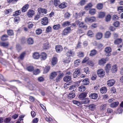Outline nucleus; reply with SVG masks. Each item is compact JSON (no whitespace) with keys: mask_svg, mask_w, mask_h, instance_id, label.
Wrapping results in <instances>:
<instances>
[{"mask_svg":"<svg viewBox=\"0 0 123 123\" xmlns=\"http://www.w3.org/2000/svg\"><path fill=\"white\" fill-rule=\"evenodd\" d=\"M80 61L79 59L76 60L74 62V65L75 67H77L80 65Z\"/></svg>","mask_w":123,"mask_h":123,"instance_id":"39","label":"nucleus"},{"mask_svg":"<svg viewBox=\"0 0 123 123\" xmlns=\"http://www.w3.org/2000/svg\"><path fill=\"white\" fill-rule=\"evenodd\" d=\"M71 59L69 56H68L63 60V62L65 63H69L71 61Z\"/></svg>","mask_w":123,"mask_h":123,"instance_id":"22","label":"nucleus"},{"mask_svg":"<svg viewBox=\"0 0 123 123\" xmlns=\"http://www.w3.org/2000/svg\"><path fill=\"white\" fill-rule=\"evenodd\" d=\"M57 62V59L56 57H53L52 59L51 63L52 64L54 65H55Z\"/></svg>","mask_w":123,"mask_h":123,"instance_id":"23","label":"nucleus"},{"mask_svg":"<svg viewBox=\"0 0 123 123\" xmlns=\"http://www.w3.org/2000/svg\"><path fill=\"white\" fill-rule=\"evenodd\" d=\"M67 6V4L65 2H63L61 4H60L59 7L63 9L65 8Z\"/></svg>","mask_w":123,"mask_h":123,"instance_id":"27","label":"nucleus"},{"mask_svg":"<svg viewBox=\"0 0 123 123\" xmlns=\"http://www.w3.org/2000/svg\"><path fill=\"white\" fill-rule=\"evenodd\" d=\"M55 49L57 53L61 52L63 49L62 47L60 45L56 46L55 47Z\"/></svg>","mask_w":123,"mask_h":123,"instance_id":"14","label":"nucleus"},{"mask_svg":"<svg viewBox=\"0 0 123 123\" xmlns=\"http://www.w3.org/2000/svg\"><path fill=\"white\" fill-rule=\"evenodd\" d=\"M41 23L42 24L44 25H47L49 23L48 19V18L45 17L43 18Z\"/></svg>","mask_w":123,"mask_h":123,"instance_id":"11","label":"nucleus"},{"mask_svg":"<svg viewBox=\"0 0 123 123\" xmlns=\"http://www.w3.org/2000/svg\"><path fill=\"white\" fill-rule=\"evenodd\" d=\"M29 5L28 4H26L22 8V11L24 12H26L28 8Z\"/></svg>","mask_w":123,"mask_h":123,"instance_id":"25","label":"nucleus"},{"mask_svg":"<svg viewBox=\"0 0 123 123\" xmlns=\"http://www.w3.org/2000/svg\"><path fill=\"white\" fill-rule=\"evenodd\" d=\"M8 42H0V45L3 47H6L8 45Z\"/></svg>","mask_w":123,"mask_h":123,"instance_id":"54","label":"nucleus"},{"mask_svg":"<svg viewBox=\"0 0 123 123\" xmlns=\"http://www.w3.org/2000/svg\"><path fill=\"white\" fill-rule=\"evenodd\" d=\"M98 97V94L96 93H91L89 94V97L92 99H95L97 98Z\"/></svg>","mask_w":123,"mask_h":123,"instance_id":"13","label":"nucleus"},{"mask_svg":"<svg viewBox=\"0 0 123 123\" xmlns=\"http://www.w3.org/2000/svg\"><path fill=\"white\" fill-rule=\"evenodd\" d=\"M8 36L6 34H4L1 37V40L3 41H5L7 40Z\"/></svg>","mask_w":123,"mask_h":123,"instance_id":"33","label":"nucleus"},{"mask_svg":"<svg viewBox=\"0 0 123 123\" xmlns=\"http://www.w3.org/2000/svg\"><path fill=\"white\" fill-rule=\"evenodd\" d=\"M63 80L66 82L71 81V76H67L64 77L63 78Z\"/></svg>","mask_w":123,"mask_h":123,"instance_id":"18","label":"nucleus"},{"mask_svg":"<svg viewBox=\"0 0 123 123\" xmlns=\"http://www.w3.org/2000/svg\"><path fill=\"white\" fill-rule=\"evenodd\" d=\"M79 90L80 92H83L85 90V87L83 86H82L79 87Z\"/></svg>","mask_w":123,"mask_h":123,"instance_id":"47","label":"nucleus"},{"mask_svg":"<svg viewBox=\"0 0 123 123\" xmlns=\"http://www.w3.org/2000/svg\"><path fill=\"white\" fill-rule=\"evenodd\" d=\"M34 11L33 10H30L27 13L28 16L29 18L32 17L35 14Z\"/></svg>","mask_w":123,"mask_h":123,"instance_id":"10","label":"nucleus"},{"mask_svg":"<svg viewBox=\"0 0 123 123\" xmlns=\"http://www.w3.org/2000/svg\"><path fill=\"white\" fill-rule=\"evenodd\" d=\"M111 18V16L110 15H108L106 17L105 19V21L106 22H108L110 20Z\"/></svg>","mask_w":123,"mask_h":123,"instance_id":"62","label":"nucleus"},{"mask_svg":"<svg viewBox=\"0 0 123 123\" xmlns=\"http://www.w3.org/2000/svg\"><path fill=\"white\" fill-rule=\"evenodd\" d=\"M26 69V70L29 71L31 72L34 70V67L32 66H30L27 67Z\"/></svg>","mask_w":123,"mask_h":123,"instance_id":"40","label":"nucleus"},{"mask_svg":"<svg viewBox=\"0 0 123 123\" xmlns=\"http://www.w3.org/2000/svg\"><path fill=\"white\" fill-rule=\"evenodd\" d=\"M73 103L78 106H79L81 104V102H80L78 101L74 100L72 101Z\"/></svg>","mask_w":123,"mask_h":123,"instance_id":"60","label":"nucleus"},{"mask_svg":"<svg viewBox=\"0 0 123 123\" xmlns=\"http://www.w3.org/2000/svg\"><path fill=\"white\" fill-rule=\"evenodd\" d=\"M105 52L106 53L105 55L107 56L111 55L110 52L111 51V49L110 47H107L105 48Z\"/></svg>","mask_w":123,"mask_h":123,"instance_id":"7","label":"nucleus"},{"mask_svg":"<svg viewBox=\"0 0 123 123\" xmlns=\"http://www.w3.org/2000/svg\"><path fill=\"white\" fill-rule=\"evenodd\" d=\"M115 83V81L113 79L109 80L107 82V84L109 86H113Z\"/></svg>","mask_w":123,"mask_h":123,"instance_id":"12","label":"nucleus"},{"mask_svg":"<svg viewBox=\"0 0 123 123\" xmlns=\"http://www.w3.org/2000/svg\"><path fill=\"white\" fill-rule=\"evenodd\" d=\"M92 6V5L91 3H89L85 6V9L87 10L88 8L91 7Z\"/></svg>","mask_w":123,"mask_h":123,"instance_id":"61","label":"nucleus"},{"mask_svg":"<svg viewBox=\"0 0 123 123\" xmlns=\"http://www.w3.org/2000/svg\"><path fill=\"white\" fill-rule=\"evenodd\" d=\"M40 56L39 54L37 52H35L33 54V57L35 59H38Z\"/></svg>","mask_w":123,"mask_h":123,"instance_id":"29","label":"nucleus"},{"mask_svg":"<svg viewBox=\"0 0 123 123\" xmlns=\"http://www.w3.org/2000/svg\"><path fill=\"white\" fill-rule=\"evenodd\" d=\"M105 14L104 12H101L99 13L98 14V17L100 18H102L104 17Z\"/></svg>","mask_w":123,"mask_h":123,"instance_id":"44","label":"nucleus"},{"mask_svg":"<svg viewBox=\"0 0 123 123\" xmlns=\"http://www.w3.org/2000/svg\"><path fill=\"white\" fill-rule=\"evenodd\" d=\"M64 75V74L62 73H59V74L55 80V81L58 82L60 81L63 77Z\"/></svg>","mask_w":123,"mask_h":123,"instance_id":"6","label":"nucleus"},{"mask_svg":"<svg viewBox=\"0 0 123 123\" xmlns=\"http://www.w3.org/2000/svg\"><path fill=\"white\" fill-rule=\"evenodd\" d=\"M97 53V51L95 49H93L91 51L89 54L90 56H92L95 55Z\"/></svg>","mask_w":123,"mask_h":123,"instance_id":"38","label":"nucleus"},{"mask_svg":"<svg viewBox=\"0 0 123 123\" xmlns=\"http://www.w3.org/2000/svg\"><path fill=\"white\" fill-rule=\"evenodd\" d=\"M75 96L74 93L72 92H71L69 93L68 95V98H72L75 97Z\"/></svg>","mask_w":123,"mask_h":123,"instance_id":"32","label":"nucleus"},{"mask_svg":"<svg viewBox=\"0 0 123 123\" xmlns=\"http://www.w3.org/2000/svg\"><path fill=\"white\" fill-rule=\"evenodd\" d=\"M7 33L8 35L10 36L14 34L13 31L11 30H7Z\"/></svg>","mask_w":123,"mask_h":123,"instance_id":"55","label":"nucleus"},{"mask_svg":"<svg viewBox=\"0 0 123 123\" xmlns=\"http://www.w3.org/2000/svg\"><path fill=\"white\" fill-rule=\"evenodd\" d=\"M96 18L94 17H86L85 19V21L86 22H92L94 21Z\"/></svg>","mask_w":123,"mask_h":123,"instance_id":"4","label":"nucleus"},{"mask_svg":"<svg viewBox=\"0 0 123 123\" xmlns=\"http://www.w3.org/2000/svg\"><path fill=\"white\" fill-rule=\"evenodd\" d=\"M33 39L31 38H29L27 39V43L29 44H32L33 43Z\"/></svg>","mask_w":123,"mask_h":123,"instance_id":"36","label":"nucleus"},{"mask_svg":"<svg viewBox=\"0 0 123 123\" xmlns=\"http://www.w3.org/2000/svg\"><path fill=\"white\" fill-rule=\"evenodd\" d=\"M50 69V67L49 66H46L44 69L43 73H47L49 71Z\"/></svg>","mask_w":123,"mask_h":123,"instance_id":"35","label":"nucleus"},{"mask_svg":"<svg viewBox=\"0 0 123 123\" xmlns=\"http://www.w3.org/2000/svg\"><path fill=\"white\" fill-rule=\"evenodd\" d=\"M82 82L83 84L84 85H87L89 83V79L87 78L84 79Z\"/></svg>","mask_w":123,"mask_h":123,"instance_id":"30","label":"nucleus"},{"mask_svg":"<svg viewBox=\"0 0 123 123\" xmlns=\"http://www.w3.org/2000/svg\"><path fill=\"white\" fill-rule=\"evenodd\" d=\"M11 120V118L10 117L6 118L5 120V122L6 123H13L12 121L10 122Z\"/></svg>","mask_w":123,"mask_h":123,"instance_id":"50","label":"nucleus"},{"mask_svg":"<svg viewBox=\"0 0 123 123\" xmlns=\"http://www.w3.org/2000/svg\"><path fill=\"white\" fill-rule=\"evenodd\" d=\"M25 54L26 53L25 52L22 53L19 56V58L21 60L23 59L24 58Z\"/></svg>","mask_w":123,"mask_h":123,"instance_id":"42","label":"nucleus"},{"mask_svg":"<svg viewBox=\"0 0 123 123\" xmlns=\"http://www.w3.org/2000/svg\"><path fill=\"white\" fill-rule=\"evenodd\" d=\"M40 70L38 69H37L34 71L33 74L35 75H37L39 74L40 73Z\"/></svg>","mask_w":123,"mask_h":123,"instance_id":"58","label":"nucleus"},{"mask_svg":"<svg viewBox=\"0 0 123 123\" xmlns=\"http://www.w3.org/2000/svg\"><path fill=\"white\" fill-rule=\"evenodd\" d=\"M75 23L80 27L85 29H86L87 28V26L85 25H84V23L83 22H80L78 20L76 21Z\"/></svg>","mask_w":123,"mask_h":123,"instance_id":"2","label":"nucleus"},{"mask_svg":"<svg viewBox=\"0 0 123 123\" xmlns=\"http://www.w3.org/2000/svg\"><path fill=\"white\" fill-rule=\"evenodd\" d=\"M111 33L110 32L108 31H106L105 34V38H108L110 36Z\"/></svg>","mask_w":123,"mask_h":123,"instance_id":"46","label":"nucleus"},{"mask_svg":"<svg viewBox=\"0 0 123 123\" xmlns=\"http://www.w3.org/2000/svg\"><path fill=\"white\" fill-rule=\"evenodd\" d=\"M60 71H53L50 74L49 77L50 79L53 80L56 77L57 75V74L59 73H60Z\"/></svg>","mask_w":123,"mask_h":123,"instance_id":"3","label":"nucleus"},{"mask_svg":"<svg viewBox=\"0 0 123 123\" xmlns=\"http://www.w3.org/2000/svg\"><path fill=\"white\" fill-rule=\"evenodd\" d=\"M89 109L92 111H94L96 108V105L92 104H90L89 106Z\"/></svg>","mask_w":123,"mask_h":123,"instance_id":"19","label":"nucleus"},{"mask_svg":"<svg viewBox=\"0 0 123 123\" xmlns=\"http://www.w3.org/2000/svg\"><path fill=\"white\" fill-rule=\"evenodd\" d=\"M106 106V104H104L100 106V109L101 110H104L105 109Z\"/></svg>","mask_w":123,"mask_h":123,"instance_id":"49","label":"nucleus"},{"mask_svg":"<svg viewBox=\"0 0 123 123\" xmlns=\"http://www.w3.org/2000/svg\"><path fill=\"white\" fill-rule=\"evenodd\" d=\"M97 73L98 76L100 77H103L105 75V72L102 69L98 70L97 71Z\"/></svg>","mask_w":123,"mask_h":123,"instance_id":"5","label":"nucleus"},{"mask_svg":"<svg viewBox=\"0 0 123 123\" xmlns=\"http://www.w3.org/2000/svg\"><path fill=\"white\" fill-rule=\"evenodd\" d=\"M111 65L110 64H107L106 65L105 69L107 73H108L109 72V71L111 68Z\"/></svg>","mask_w":123,"mask_h":123,"instance_id":"41","label":"nucleus"},{"mask_svg":"<svg viewBox=\"0 0 123 123\" xmlns=\"http://www.w3.org/2000/svg\"><path fill=\"white\" fill-rule=\"evenodd\" d=\"M87 93L86 92H83L79 95L78 98L81 100H83L86 97Z\"/></svg>","mask_w":123,"mask_h":123,"instance_id":"8","label":"nucleus"},{"mask_svg":"<svg viewBox=\"0 0 123 123\" xmlns=\"http://www.w3.org/2000/svg\"><path fill=\"white\" fill-rule=\"evenodd\" d=\"M103 7V4L101 3H99L98 4L97 6V8L99 10L101 9Z\"/></svg>","mask_w":123,"mask_h":123,"instance_id":"45","label":"nucleus"},{"mask_svg":"<svg viewBox=\"0 0 123 123\" xmlns=\"http://www.w3.org/2000/svg\"><path fill=\"white\" fill-rule=\"evenodd\" d=\"M42 31L41 29L39 28L36 31V33L37 35L40 34L42 32Z\"/></svg>","mask_w":123,"mask_h":123,"instance_id":"59","label":"nucleus"},{"mask_svg":"<svg viewBox=\"0 0 123 123\" xmlns=\"http://www.w3.org/2000/svg\"><path fill=\"white\" fill-rule=\"evenodd\" d=\"M60 25L59 24H58V25H54L53 27V28L54 29L57 30L60 28Z\"/></svg>","mask_w":123,"mask_h":123,"instance_id":"52","label":"nucleus"},{"mask_svg":"<svg viewBox=\"0 0 123 123\" xmlns=\"http://www.w3.org/2000/svg\"><path fill=\"white\" fill-rule=\"evenodd\" d=\"M38 11L40 13H42L46 14L47 12L46 9L44 8H39L38 9Z\"/></svg>","mask_w":123,"mask_h":123,"instance_id":"15","label":"nucleus"},{"mask_svg":"<svg viewBox=\"0 0 123 123\" xmlns=\"http://www.w3.org/2000/svg\"><path fill=\"white\" fill-rule=\"evenodd\" d=\"M117 67L116 65H113L112 66V68L111 69V71L112 73H115L117 70Z\"/></svg>","mask_w":123,"mask_h":123,"instance_id":"26","label":"nucleus"},{"mask_svg":"<svg viewBox=\"0 0 123 123\" xmlns=\"http://www.w3.org/2000/svg\"><path fill=\"white\" fill-rule=\"evenodd\" d=\"M54 3L55 6L56 7H58L60 2L59 0H54Z\"/></svg>","mask_w":123,"mask_h":123,"instance_id":"34","label":"nucleus"},{"mask_svg":"<svg viewBox=\"0 0 123 123\" xmlns=\"http://www.w3.org/2000/svg\"><path fill=\"white\" fill-rule=\"evenodd\" d=\"M71 29L70 27H67L65 28L62 31L61 34L62 36L67 35L70 33L71 31Z\"/></svg>","mask_w":123,"mask_h":123,"instance_id":"1","label":"nucleus"},{"mask_svg":"<svg viewBox=\"0 0 123 123\" xmlns=\"http://www.w3.org/2000/svg\"><path fill=\"white\" fill-rule=\"evenodd\" d=\"M89 99L88 98H86L84 100L81 102V104H88L90 102Z\"/></svg>","mask_w":123,"mask_h":123,"instance_id":"24","label":"nucleus"},{"mask_svg":"<svg viewBox=\"0 0 123 123\" xmlns=\"http://www.w3.org/2000/svg\"><path fill=\"white\" fill-rule=\"evenodd\" d=\"M80 74V71L79 69H76L75 71L73 74V77L75 78L77 77Z\"/></svg>","mask_w":123,"mask_h":123,"instance_id":"17","label":"nucleus"},{"mask_svg":"<svg viewBox=\"0 0 123 123\" xmlns=\"http://www.w3.org/2000/svg\"><path fill=\"white\" fill-rule=\"evenodd\" d=\"M107 90V88L105 87H102L100 89V92L102 94L105 93L106 92Z\"/></svg>","mask_w":123,"mask_h":123,"instance_id":"31","label":"nucleus"},{"mask_svg":"<svg viewBox=\"0 0 123 123\" xmlns=\"http://www.w3.org/2000/svg\"><path fill=\"white\" fill-rule=\"evenodd\" d=\"M119 103V102L117 101L114 102L110 104V106L112 108L115 107L117 106Z\"/></svg>","mask_w":123,"mask_h":123,"instance_id":"28","label":"nucleus"},{"mask_svg":"<svg viewBox=\"0 0 123 123\" xmlns=\"http://www.w3.org/2000/svg\"><path fill=\"white\" fill-rule=\"evenodd\" d=\"M70 22L69 21H67L63 23L62 25L65 26H69L70 25Z\"/></svg>","mask_w":123,"mask_h":123,"instance_id":"57","label":"nucleus"},{"mask_svg":"<svg viewBox=\"0 0 123 123\" xmlns=\"http://www.w3.org/2000/svg\"><path fill=\"white\" fill-rule=\"evenodd\" d=\"M85 0H81L80 2L78 3V5L79 6L80 5V6H82L85 5Z\"/></svg>","mask_w":123,"mask_h":123,"instance_id":"56","label":"nucleus"},{"mask_svg":"<svg viewBox=\"0 0 123 123\" xmlns=\"http://www.w3.org/2000/svg\"><path fill=\"white\" fill-rule=\"evenodd\" d=\"M81 72L82 73L87 74L89 73L90 71L88 67H86L81 69Z\"/></svg>","mask_w":123,"mask_h":123,"instance_id":"9","label":"nucleus"},{"mask_svg":"<svg viewBox=\"0 0 123 123\" xmlns=\"http://www.w3.org/2000/svg\"><path fill=\"white\" fill-rule=\"evenodd\" d=\"M102 36V34L101 33H98L96 35V37L97 39H100L101 38Z\"/></svg>","mask_w":123,"mask_h":123,"instance_id":"37","label":"nucleus"},{"mask_svg":"<svg viewBox=\"0 0 123 123\" xmlns=\"http://www.w3.org/2000/svg\"><path fill=\"white\" fill-rule=\"evenodd\" d=\"M75 85H72L69 86V90L71 92L73 91L75 89Z\"/></svg>","mask_w":123,"mask_h":123,"instance_id":"48","label":"nucleus"},{"mask_svg":"<svg viewBox=\"0 0 123 123\" xmlns=\"http://www.w3.org/2000/svg\"><path fill=\"white\" fill-rule=\"evenodd\" d=\"M21 12L20 10H18L15 12L13 14V16L14 17L17 16L19 15Z\"/></svg>","mask_w":123,"mask_h":123,"instance_id":"53","label":"nucleus"},{"mask_svg":"<svg viewBox=\"0 0 123 123\" xmlns=\"http://www.w3.org/2000/svg\"><path fill=\"white\" fill-rule=\"evenodd\" d=\"M20 19L19 18H15L14 19V21L15 23H18L20 21Z\"/></svg>","mask_w":123,"mask_h":123,"instance_id":"64","label":"nucleus"},{"mask_svg":"<svg viewBox=\"0 0 123 123\" xmlns=\"http://www.w3.org/2000/svg\"><path fill=\"white\" fill-rule=\"evenodd\" d=\"M51 31V28L50 26H49L46 28V32L49 33Z\"/></svg>","mask_w":123,"mask_h":123,"instance_id":"63","label":"nucleus"},{"mask_svg":"<svg viewBox=\"0 0 123 123\" xmlns=\"http://www.w3.org/2000/svg\"><path fill=\"white\" fill-rule=\"evenodd\" d=\"M40 56L42 60H44L47 58V55L45 53L43 52L41 53Z\"/></svg>","mask_w":123,"mask_h":123,"instance_id":"16","label":"nucleus"},{"mask_svg":"<svg viewBox=\"0 0 123 123\" xmlns=\"http://www.w3.org/2000/svg\"><path fill=\"white\" fill-rule=\"evenodd\" d=\"M96 12V11L95 9H90L89 11V13L91 15H93Z\"/></svg>","mask_w":123,"mask_h":123,"instance_id":"43","label":"nucleus"},{"mask_svg":"<svg viewBox=\"0 0 123 123\" xmlns=\"http://www.w3.org/2000/svg\"><path fill=\"white\" fill-rule=\"evenodd\" d=\"M122 40L121 39H117L115 41L114 43L116 44H118L121 43L122 42Z\"/></svg>","mask_w":123,"mask_h":123,"instance_id":"51","label":"nucleus"},{"mask_svg":"<svg viewBox=\"0 0 123 123\" xmlns=\"http://www.w3.org/2000/svg\"><path fill=\"white\" fill-rule=\"evenodd\" d=\"M106 62V59L104 58H102L99 60L98 63L99 65H102L105 64Z\"/></svg>","mask_w":123,"mask_h":123,"instance_id":"20","label":"nucleus"},{"mask_svg":"<svg viewBox=\"0 0 123 123\" xmlns=\"http://www.w3.org/2000/svg\"><path fill=\"white\" fill-rule=\"evenodd\" d=\"M83 14L82 12H80L78 14H77V13H75L74 15V16L75 18H79L80 17L82 16Z\"/></svg>","mask_w":123,"mask_h":123,"instance_id":"21","label":"nucleus"}]
</instances>
